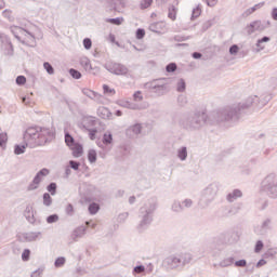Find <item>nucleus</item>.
I'll use <instances>...</instances> for the list:
<instances>
[{
  "label": "nucleus",
  "instance_id": "a878e982",
  "mask_svg": "<svg viewBox=\"0 0 277 277\" xmlns=\"http://www.w3.org/2000/svg\"><path fill=\"white\" fill-rule=\"evenodd\" d=\"M80 65L85 70V72H92V63L88 57L80 58Z\"/></svg>",
  "mask_w": 277,
  "mask_h": 277
},
{
  "label": "nucleus",
  "instance_id": "9b49d317",
  "mask_svg": "<svg viewBox=\"0 0 277 277\" xmlns=\"http://www.w3.org/2000/svg\"><path fill=\"white\" fill-rule=\"evenodd\" d=\"M271 23L267 22H261V21H254L250 25L246 27V31L248 36H252V34H255V31H265L267 27H269Z\"/></svg>",
  "mask_w": 277,
  "mask_h": 277
},
{
  "label": "nucleus",
  "instance_id": "dca6fc26",
  "mask_svg": "<svg viewBox=\"0 0 277 277\" xmlns=\"http://www.w3.org/2000/svg\"><path fill=\"white\" fill-rule=\"evenodd\" d=\"M26 241H40L42 239V232H27L23 234Z\"/></svg>",
  "mask_w": 277,
  "mask_h": 277
},
{
  "label": "nucleus",
  "instance_id": "603ef678",
  "mask_svg": "<svg viewBox=\"0 0 277 277\" xmlns=\"http://www.w3.org/2000/svg\"><path fill=\"white\" fill-rule=\"evenodd\" d=\"M58 221H60V215L57 214H52L47 217L48 224H55V222H58Z\"/></svg>",
  "mask_w": 277,
  "mask_h": 277
},
{
  "label": "nucleus",
  "instance_id": "5fc2aeb1",
  "mask_svg": "<svg viewBox=\"0 0 277 277\" xmlns=\"http://www.w3.org/2000/svg\"><path fill=\"white\" fill-rule=\"evenodd\" d=\"M200 14H202V10L200 9V6H196L192 13V21H194V18H198Z\"/></svg>",
  "mask_w": 277,
  "mask_h": 277
},
{
  "label": "nucleus",
  "instance_id": "6e6552de",
  "mask_svg": "<svg viewBox=\"0 0 277 277\" xmlns=\"http://www.w3.org/2000/svg\"><path fill=\"white\" fill-rule=\"evenodd\" d=\"M272 101V94L265 93L261 95V97H258L256 95L249 96L246 100V107H254L255 109H263L267 103Z\"/></svg>",
  "mask_w": 277,
  "mask_h": 277
},
{
  "label": "nucleus",
  "instance_id": "c03bdc74",
  "mask_svg": "<svg viewBox=\"0 0 277 277\" xmlns=\"http://www.w3.org/2000/svg\"><path fill=\"white\" fill-rule=\"evenodd\" d=\"M151 83H155L156 85H163V88H168V78H160L151 81Z\"/></svg>",
  "mask_w": 277,
  "mask_h": 277
},
{
  "label": "nucleus",
  "instance_id": "72a5a7b5",
  "mask_svg": "<svg viewBox=\"0 0 277 277\" xmlns=\"http://www.w3.org/2000/svg\"><path fill=\"white\" fill-rule=\"evenodd\" d=\"M215 23H217V17H213V18L205 22L203 26H202L203 31H207V29H210V27H213V25H215Z\"/></svg>",
  "mask_w": 277,
  "mask_h": 277
},
{
  "label": "nucleus",
  "instance_id": "a18cd8bd",
  "mask_svg": "<svg viewBox=\"0 0 277 277\" xmlns=\"http://www.w3.org/2000/svg\"><path fill=\"white\" fill-rule=\"evenodd\" d=\"M144 272H146V266L137 265L133 268L132 274L135 276L136 274H144Z\"/></svg>",
  "mask_w": 277,
  "mask_h": 277
},
{
  "label": "nucleus",
  "instance_id": "cd10ccee",
  "mask_svg": "<svg viewBox=\"0 0 277 277\" xmlns=\"http://www.w3.org/2000/svg\"><path fill=\"white\" fill-rule=\"evenodd\" d=\"M233 263H235V258H227L221 261L219 264H214V267H217V265L219 267H230Z\"/></svg>",
  "mask_w": 277,
  "mask_h": 277
},
{
  "label": "nucleus",
  "instance_id": "423d86ee",
  "mask_svg": "<svg viewBox=\"0 0 277 277\" xmlns=\"http://www.w3.org/2000/svg\"><path fill=\"white\" fill-rule=\"evenodd\" d=\"M192 259H194L192 253H179L169 255L163 263L169 269H176V267H183L192 263Z\"/></svg>",
  "mask_w": 277,
  "mask_h": 277
},
{
  "label": "nucleus",
  "instance_id": "8fccbe9b",
  "mask_svg": "<svg viewBox=\"0 0 277 277\" xmlns=\"http://www.w3.org/2000/svg\"><path fill=\"white\" fill-rule=\"evenodd\" d=\"M181 205L184 207V211L185 209H192V207H194V200L192 199H184Z\"/></svg>",
  "mask_w": 277,
  "mask_h": 277
},
{
  "label": "nucleus",
  "instance_id": "79ce46f5",
  "mask_svg": "<svg viewBox=\"0 0 277 277\" xmlns=\"http://www.w3.org/2000/svg\"><path fill=\"white\" fill-rule=\"evenodd\" d=\"M43 68L44 70H47L48 75H55V68H53V65H51V63H43Z\"/></svg>",
  "mask_w": 277,
  "mask_h": 277
},
{
  "label": "nucleus",
  "instance_id": "4d7b16f0",
  "mask_svg": "<svg viewBox=\"0 0 277 277\" xmlns=\"http://www.w3.org/2000/svg\"><path fill=\"white\" fill-rule=\"evenodd\" d=\"M44 274V267H39L31 273L30 277H41Z\"/></svg>",
  "mask_w": 277,
  "mask_h": 277
},
{
  "label": "nucleus",
  "instance_id": "39448f33",
  "mask_svg": "<svg viewBox=\"0 0 277 277\" xmlns=\"http://www.w3.org/2000/svg\"><path fill=\"white\" fill-rule=\"evenodd\" d=\"M220 192V183L212 182L208 186H206L200 194L199 207L201 209H207L211 202L217 198V194Z\"/></svg>",
  "mask_w": 277,
  "mask_h": 277
},
{
  "label": "nucleus",
  "instance_id": "774afa93",
  "mask_svg": "<svg viewBox=\"0 0 277 277\" xmlns=\"http://www.w3.org/2000/svg\"><path fill=\"white\" fill-rule=\"evenodd\" d=\"M237 53H239V45L233 44V45L229 48V54H230V55H237Z\"/></svg>",
  "mask_w": 277,
  "mask_h": 277
},
{
  "label": "nucleus",
  "instance_id": "49530a36",
  "mask_svg": "<svg viewBox=\"0 0 277 277\" xmlns=\"http://www.w3.org/2000/svg\"><path fill=\"white\" fill-rule=\"evenodd\" d=\"M185 89H186V83H185V80L184 79H180L176 83V90L179 92H185Z\"/></svg>",
  "mask_w": 277,
  "mask_h": 277
},
{
  "label": "nucleus",
  "instance_id": "6e6d98bb",
  "mask_svg": "<svg viewBox=\"0 0 277 277\" xmlns=\"http://www.w3.org/2000/svg\"><path fill=\"white\" fill-rule=\"evenodd\" d=\"M81 167V162L77 161V160H70L69 161V168H71V170H79V168Z\"/></svg>",
  "mask_w": 277,
  "mask_h": 277
},
{
  "label": "nucleus",
  "instance_id": "4c0bfd02",
  "mask_svg": "<svg viewBox=\"0 0 277 277\" xmlns=\"http://www.w3.org/2000/svg\"><path fill=\"white\" fill-rule=\"evenodd\" d=\"M51 205H53V198L51 197V194L44 193L43 194V206L51 207Z\"/></svg>",
  "mask_w": 277,
  "mask_h": 277
},
{
  "label": "nucleus",
  "instance_id": "9d476101",
  "mask_svg": "<svg viewBox=\"0 0 277 277\" xmlns=\"http://www.w3.org/2000/svg\"><path fill=\"white\" fill-rule=\"evenodd\" d=\"M237 241H239V234L235 230L225 232L215 238V243L221 246H230L237 243Z\"/></svg>",
  "mask_w": 277,
  "mask_h": 277
},
{
  "label": "nucleus",
  "instance_id": "4468645a",
  "mask_svg": "<svg viewBox=\"0 0 277 277\" xmlns=\"http://www.w3.org/2000/svg\"><path fill=\"white\" fill-rule=\"evenodd\" d=\"M1 42L2 44H4L5 51H4V55H14V45H12V40H10V37H8V35H1L0 36Z\"/></svg>",
  "mask_w": 277,
  "mask_h": 277
},
{
  "label": "nucleus",
  "instance_id": "f8f14e48",
  "mask_svg": "<svg viewBox=\"0 0 277 277\" xmlns=\"http://www.w3.org/2000/svg\"><path fill=\"white\" fill-rule=\"evenodd\" d=\"M23 31H25L28 36H30V42L36 44V35L34 32H30L29 30H25L18 26L11 27V34H13L14 38H16V40H18L19 42H21V37L18 36V34Z\"/></svg>",
  "mask_w": 277,
  "mask_h": 277
},
{
  "label": "nucleus",
  "instance_id": "f704fd0d",
  "mask_svg": "<svg viewBox=\"0 0 277 277\" xmlns=\"http://www.w3.org/2000/svg\"><path fill=\"white\" fill-rule=\"evenodd\" d=\"M103 144H105L106 146L111 144V142H114V135L110 134V132H106L103 135L102 138Z\"/></svg>",
  "mask_w": 277,
  "mask_h": 277
},
{
  "label": "nucleus",
  "instance_id": "2eb2a0df",
  "mask_svg": "<svg viewBox=\"0 0 277 277\" xmlns=\"http://www.w3.org/2000/svg\"><path fill=\"white\" fill-rule=\"evenodd\" d=\"M87 230H88V227H85V225H81L75 228L71 233L72 241H78L79 239H82V237H85Z\"/></svg>",
  "mask_w": 277,
  "mask_h": 277
},
{
  "label": "nucleus",
  "instance_id": "6ab92c4d",
  "mask_svg": "<svg viewBox=\"0 0 277 277\" xmlns=\"http://www.w3.org/2000/svg\"><path fill=\"white\" fill-rule=\"evenodd\" d=\"M243 196V193L239 189H234L232 193L227 194L226 200L227 202H235L238 198H241Z\"/></svg>",
  "mask_w": 277,
  "mask_h": 277
},
{
  "label": "nucleus",
  "instance_id": "37998d69",
  "mask_svg": "<svg viewBox=\"0 0 277 277\" xmlns=\"http://www.w3.org/2000/svg\"><path fill=\"white\" fill-rule=\"evenodd\" d=\"M66 265V258L60 256L54 262V267H64Z\"/></svg>",
  "mask_w": 277,
  "mask_h": 277
},
{
  "label": "nucleus",
  "instance_id": "b1692460",
  "mask_svg": "<svg viewBox=\"0 0 277 277\" xmlns=\"http://www.w3.org/2000/svg\"><path fill=\"white\" fill-rule=\"evenodd\" d=\"M163 27H166V24L153 23L149 25V31H153L154 34H161L163 31Z\"/></svg>",
  "mask_w": 277,
  "mask_h": 277
},
{
  "label": "nucleus",
  "instance_id": "3c124183",
  "mask_svg": "<svg viewBox=\"0 0 277 277\" xmlns=\"http://www.w3.org/2000/svg\"><path fill=\"white\" fill-rule=\"evenodd\" d=\"M66 215H69V217H72L75 215V207H72L71 203H68L65 208Z\"/></svg>",
  "mask_w": 277,
  "mask_h": 277
},
{
  "label": "nucleus",
  "instance_id": "20e7f679",
  "mask_svg": "<svg viewBox=\"0 0 277 277\" xmlns=\"http://www.w3.org/2000/svg\"><path fill=\"white\" fill-rule=\"evenodd\" d=\"M243 109H249V107H246V102L221 108L216 113H212L211 117L214 118L216 122H237V120L241 118Z\"/></svg>",
  "mask_w": 277,
  "mask_h": 277
},
{
  "label": "nucleus",
  "instance_id": "393cba45",
  "mask_svg": "<svg viewBox=\"0 0 277 277\" xmlns=\"http://www.w3.org/2000/svg\"><path fill=\"white\" fill-rule=\"evenodd\" d=\"M72 150L74 157H81L83 155V145L76 143L74 146L70 147Z\"/></svg>",
  "mask_w": 277,
  "mask_h": 277
},
{
  "label": "nucleus",
  "instance_id": "680f3d73",
  "mask_svg": "<svg viewBox=\"0 0 277 277\" xmlns=\"http://www.w3.org/2000/svg\"><path fill=\"white\" fill-rule=\"evenodd\" d=\"M176 68V63H170L166 66L167 72H175Z\"/></svg>",
  "mask_w": 277,
  "mask_h": 277
},
{
  "label": "nucleus",
  "instance_id": "412c9836",
  "mask_svg": "<svg viewBox=\"0 0 277 277\" xmlns=\"http://www.w3.org/2000/svg\"><path fill=\"white\" fill-rule=\"evenodd\" d=\"M91 127H96V119L94 117H84L82 120V129L87 130Z\"/></svg>",
  "mask_w": 277,
  "mask_h": 277
},
{
  "label": "nucleus",
  "instance_id": "338daca9",
  "mask_svg": "<svg viewBox=\"0 0 277 277\" xmlns=\"http://www.w3.org/2000/svg\"><path fill=\"white\" fill-rule=\"evenodd\" d=\"M144 36H146V30H144L143 28H138L136 30V39L142 40Z\"/></svg>",
  "mask_w": 277,
  "mask_h": 277
},
{
  "label": "nucleus",
  "instance_id": "de8ad7c7",
  "mask_svg": "<svg viewBox=\"0 0 277 277\" xmlns=\"http://www.w3.org/2000/svg\"><path fill=\"white\" fill-rule=\"evenodd\" d=\"M177 105H180V107H185V105H187V96L181 94L177 96Z\"/></svg>",
  "mask_w": 277,
  "mask_h": 277
},
{
  "label": "nucleus",
  "instance_id": "a211bd4d",
  "mask_svg": "<svg viewBox=\"0 0 277 277\" xmlns=\"http://www.w3.org/2000/svg\"><path fill=\"white\" fill-rule=\"evenodd\" d=\"M267 230H272V219H266L262 222L258 235H267Z\"/></svg>",
  "mask_w": 277,
  "mask_h": 277
},
{
  "label": "nucleus",
  "instance_id": "1a4fd4ad",
  "mask_svg": "<svg viewBox=\"0 0 277 277\" xmlns=\"http://www.w3.org/2000/svg\"><path fill=\"white\" fill-rule=\"evenodd\" d=\"M104 68L117 77H127L129 75V67L121 63L108 62L104 65Z\"/></svg>",
  "mask_w": 277,
  "mask_h": 277
},
{
  "label": "nucleus",
  "instance_id": "c756f323",
  "mask_svg": "<svg viewBox=\"0 0 277 277\" xmlns=\"http://www.w3.org/2000/svg\"><path fill=\"white\" fill-rule=\"evenodd\" d=\"M179 12V9L174 4L169 5V12H168V18H171V21H176V13Z\"/></svg>",
  "mask_w": 277,
  "mask_h": 277
},
{
  "label": "nucleus",
  "instance_id": "052dcab7",
  "mask_svg": "<svg viewBox=\"0 0 277 277\" xmlns=\"http://www.w3.org/2000/svg\"><path fill=\"white\" fill-rule=\"evenodd\" d=\"M83 47L87 51H90L92 49V39L90 38H84L83 39Z\"/></svg>",
  "mask_w": 277,
  "mask_h": 277
},
{
  "label": "nucleus",
  "instance_id": "aec40b11",
  "mask_svg": "<svg viewBox=\"0 0 277 277\" xmlns=\"http://www.w3.org/2000/svg\"><path fill=\"white\" fill-rule=\"evenodd\" d=\"M140 133H142V124L141 123H135L127 130V135H130V137L133 135H140Z\"/></svg>",
  "mask_w": 277,
  "mask_h": 277
},
{
  "label": "nucleus",
  "instance_id": "69168bd1",
  "mask_svg": "<svg viewBox=\"0 0 277 277\" xmlns=\"http://www.w3.org/2000/svg\"><path fill=\"white\" fill-rule=\"evenodd\" d=\"M30 255L31 251L29 249H25L22 253V261H29Z\"/></svg>",
  "mask_w": 277,
  "mask_h": 277
},
{
  "label": "nucleus",
  "instance_id": "7c9ffc66",
  "mask_svg": "<svg viewBox=\"0 0 277 277\" xmlns=\"http://www.w3.org/2000/svg\"><path fill=\"white\" fill-rule=\"evenodd\" d=\"M264 5H265V2H260V3L255 4V5L252 6V8H249V9L245 12L246 16H250V14H254V12H255L256 10H261V8H263Z\"/></svg>",
  "mask_w": 277,
  "mask_h": 277
},
{
  "label": "nucleus",
  "instance_id": "ddd939ff",
  "mask_svg": "<svg viewBox=\"0 0 277 277\" xmlns=\"http://www.w3.org/2000/svg\"><path fill=\"white\" fill-rule=\"evenodd\" d=\"M148 88L157 96H163L164 94H168V92H170V89L168 87H163V84L157 85L155 82H150Z\"/></svg>",
  "mask_w": 277,
  "mask_h": 277
},
{
  "label": "nucleus",
  "instance_id": "e433bc0d",
  "mask_svg": "<svg viewBox=\"0 0 277 277\" xmlns=\"http://www.w3.org/2000/svg\"><path fill=\"white\" fill-rule=\"evenodd\" d=\"M105 23H110L111 25H122V23H124V17L106 18Z\"/></svg>",
  "mask_w": 277,
  "mask_h": 277
},
{
  "label": "nucleus",
  "instance_id": "0e129e2a",
  "mask_svg": "<svg viewBox=\"0 0 277 277\" xmlns=\"http://www.w3.org/2000/svg\"><path fill=\"white\" fill-rule=\"evenodd\" d=\"M15 81L17 85H25V83H27V78L25 76H17Z\"/></svg>",
  "mask_w": 277,
  "mask_h": 277
},
{
  "label": "nucleus",
  "instance_id": "13d9d810",
  "mask_svg": "<svg viewBox=\"0 0 277 277\" xmlns=\"http://www.w3.org/2000/svg\"><path fill=\"white\" fill-rule=\"evenodd\" d=\"M6 143H8V134L0 133V147L3 148V146H5Z\"/></svg>",
  "mask_w": 277,
  "mask_h": 277
},
{
  "label": "nucleus",
  "instance_id": "bb28decb",
  "mask_svg": "<svg viewBox=\"0 0 277 277\" xmlns=\"http://www.w3.org/2000/svg\"><path fill=\"white\" fill-rule=\"evenodd\" d=\"M177 159L180 161H187V147L182 146L177 149Z\"/></svg>",
  "mask_w": 277,
  "mask_h": 277
},
{
  "label": "nucleus",
  "instance_id": "473e14b6",
  "mask_svg": "<svg viewBox=\"0 0 277 277\" xmlns=\"http://www.w3.org/2000/svg\"><path fill=\"white\" fill-rule=\"evenodd\" d=\"M88 209L91 215H96L97 211H101V206L96 202H92L89 205Z\"/></svg>",
  "mask_w": 277,
  "mask_h": 277
},
{
  "label": "nucleus",
  "instance_id": "f3484780",
  "mask_svg": "<svg viewBox=\"0 0 277 277\" xmlns=\"http://www.w3.org/2000/svg\"><path fill=\"white\" fill-rule=\"evenodd\" d=\"M24 216L29 224H36V216L34 214V207L31 205L26 206Z\"/></svg>",
  "mask_w": 277,
  "mask_h": 277
},
{
  "label": "nucleus",
  "instance_id": "4be33fe9",
  "mask_svg": "<svg viewBox=\"0 0 277 277\" xmlns=\"http://www.w3.org/2000/svg\"><path fill=\"white\" fill-rule=\"evenodd\" d=\"M40 183H42V177L36 174L32 182L28 185V192H35V189H38Z\"/></svg>",
  "mask_w": 277,
  "mask_h": 277
},
{
  "label": "nucleus",
  "instance_id": "c9c22d12",
  "mask_svg": "<svg viewBox=\"0 0 277 277\" xmlns=\"http://www.w3.org/2000/svg\"><path fill=\"white\" fill-rule=\"evenodd\" d=\"M47 192H49V194H51V196H55V194H57V184L55 182H51L47 186Z\"/></svg>",
  "mask_w": 277,
  "mask_h": 277
},
{
  "label": "nucleus",
  "instance_id": "09e8293b",
  "mask_svg": "<svg viewBox=\"0 0 277 277\" xmlns=\"http://www.w3.org/2000/svg\"><path fill=\"white\" fill-rule=\"evenodd\" d=\"M153 5V0H142L140 3L141 10H148Z\"/></svg>",
  "mask_w": 277,
  "mask_h": 277
},
{
  "label": "nucleus",
  "instance_id": "5701e85b",
  "mask_svg": "<svg viewBox=\"0 0 277 277\" xmlns=\"http://www.w3.org/2000/svg\"><path fill=\"white\" fill-rule=\"evenodd\" d=\"M82 93L84 94V96H88V98H91L92 101H101V94L90 89H83Z\"/></svg>",
  "mask_w": 277,
  "mask_h": 277
},
{
  "label": "nucleus",
  "instance_id": "0eeeda50",
  "mask_svg": "<svg viewBox=\"0 0 277 277\" xmlns=\"http://www.w3.org/2000/svg\"><path fill=\"white\" fill-rule=\"evenodd\" d=\"M262 192H265L271 198H277V175L269 173L262 181Z\"/></svg>",
  "mask_w": 277,
  "mask_h": 277
},
{
  "label": "nucleus",
  "instance_id": "c85d7f7f",
  "mask_svg": "<svg viewBox=\"0 0 277 277\" xmlns=\"http://www.w3.org/2000/svg\"><path fill=\"white\" fill-rule=\"evenodd\" d=\"M171 210L173 213H183L184 207L182 206L181 201L175 200L171 206Z\"/></svg>",
  "mask_w": 277,
  "mask_h": 277
},
{
  "label": "nucleus",
  "instance_id": "f03ea898",
  "mask_svg": "<svg viewBox=\"0 0 277 277\" xmlns=\"http://www.w3.org/2000/svg\"><path fill=\"white\" fill-rule=\"evenodd\" d=\"M209 120V115L205 110H194L184 113L179 120L180 127L185 131H200Z\"/></svg>",
  "mask_w": 277,
  "mask_h": 277
},
{
  "label": "nucleus",
  "instance_id": "7ed1b4c3",
  "mask_svg": "<svg viewBox=\"0 0 277 277\" xmlns=\"http://www.w3.org/2000/svg\"><path fill=\"white\" fill-rule=\"evenodd\" d=\"M155 211H157V198L150 197L138 210L140 222L136 226V230L138 233H144V230H148V227L150 226V224H153Z\"/></svg>",
  "mask_w": 277,
  "mask_h": 277
},
{
  "label": "nucleus",
  "instance_id": "a19ab883",
  "mask_svg": "<svg viewBox=\"0 0 277 277\" xmlns=\"http://www.w3.org/2000/svg\"><path fill=\"white\" fill-rule=\"evenodd\" d=\"M88 160L90 161V163H96V150L90 149L88 151Z\"/></svg>",
  "mask_w": 277,
  "mask_h": 277
},
{
  "label": "nucleus",
  "instance_id": "ea45409f",
  "mask_svg": "<svg viewBox=\"0 0 277 277\" xmlns=\"http://www.w3.org/2000/svg\"><path fill=\"white\" fill-rule=\"evenodd\" d=\"M27 143H25V145H15L14 147V154L15 155H24L25 149L27 148Z\"/></svg>",
  "mask_w": 277,
  "mask_h": 277
},
{
  "label": "nucleus",
  "instance_id": "e2e57ef3",
  "mask_svg": "<svg viewBox=\"0 0 277 277\" xmlns=\"http://www.w3.org/2000/svg\"><path fill=\"white\" fill-rule=\"evenodd\" d=\"M264 246L265 245L263 243V240H258L255 243L254 252L255 253L261 252V250H263Z\"/></svg>",
  "mask_w": 277,
  "mask_h": 277
},
{
  "label": "nucleus",
  "instance_id": "58836bf2",
  "mask_svg": "<svg viewBox=\"0 0 277 277\" xmlns=\"http://www.w3.org/2000/svg\"><path fill=\"white\" fill-rule=\"evenodd\" d=\"M269 40L272 39L267 36H264L263 38L259 39L256 41L258 49H260V51H263V49H265V45H263V42H269Z\"/></svg>",
  "mask_w": 277,
  "mask_h": 277
},
{
  "label": "nucleus",
  "instance_id": "864d4df0",
  "mask_svg": "<svg viewBox=\"0 0 277 277\" xmlns=\"http://www.w3.org/2000/svg\"><path fill=\"white\" fill-rule=\"evenodd\" d=\"M69 75H70V77H72V79H81L80 71L75 68L69 69Z\"/></svg>",
  "mask_w": 277,
  "mask_h": 277
},
{
  "label": "nucleus",
  "instance_id": "2f4dec72",
  "mask_svg": "<svg viewBox=\"0 0 277 277\" xmlns=\"http://www.w3.org/2000/svg\"><path fill=\"white\" fill-rule=\"evenodd\" d=\"M65 144H67L69 148H72V146L77 144L75 143V137H72L68 132H65Z\"/></svg>",
  "mask_w": 277,
  "mask_h": 277
},
{
  "label": "nucleus",
  "instance_id": "f257e3e1",
  "mask_svg": "<svg viewBox=\"0 0 277 277\" xmlns=\"http://www.w3.org/2000/svg\"><path fill=\"white\" fill-rule=\"evenodd\" d=\"M55 137V132L49 128L30 127L24 133V142L29 148L44 146Z\"/></svg>",
  "mask_w": 277,
  "mask_h": 277
},
{
  "label": "nucleus",
  "instance_id": "bf43d9fd",
  "mask_svg": "<svg viewBox=\"0 0 277 277\" xmlns=\"http://www.w3.org/2000/svg\"><path fill=\"white\" fill-rule=\"evenodd\" d=\"M133 100H134L136 103H140V102L144 101V96L142 95V91H136V92L133 94Z\"/></svg>",
  "mask_w": 277,
  "mask_h": 277
}]
</instances>
